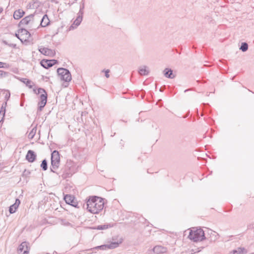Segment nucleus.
<instances>
[{"mask_svg":"<svg viewBox=\"0 0 254 254\" xmlns=\"http://www.w3.org/2000/svg\"><path fill=\"white\" fill-rule=\"evenodd\" d=\"M36 157V155L35 152L31 150L28 151L26 156V159L29 162H33L35 161Z\"/></svg>","mask_w":254,"mask_h":254,"instance_id":"15","label":"nucleus"},{"mask_svg":"<svg viewBox=\"0 0 254 254\" xmlns=\"http://www.w3.org/2000/svg\"><path fill=\"white\" fill-rule=\"evenodd\" d=\"M77 0H73L72 3H74L75 1H76Z\"/></svg>","mask_w":254,"mask_h":254,"instance_id":"41","label":"nucleus"},{"mask_svg":"<svg viewBox=\"0 0 254 254\" xmlns=\"http://www.w3.org/2000/svg\"><path fill=\"white\" fill-rule=\"evenodd\" d=\"M38 93L41 94L39 97L40 101L38 103V110L39 111H42L47 103V94L45 90L44 89L41 88L38 89Z\"/></svg>","mask_w":254,"mask_h":254,"instance_id":"6","label":"nucleus"},{"mask_svg":"<svg viewBox=\"0 0 254 254\" xmlns=\"http://www.w3.org/2000/svg\"><path fill=\"white\" fill-rule=\"evenodd\" d=\"M138 72L141 75H147L148 74L149 70L147 66L143 65L139 67Z\"/></svg>","mask_w":254,"mask_h":254,"instance_id":"20","label":"nucleus"},{"mask_svg":"<svg viewBox=\"0 0 254 254\" xmlns=\"http://www.w3.org/2000/svg\"><path fill=\"white\" fill-rule=\"evenodd\" d=\"M67 85H68V84L67 85H65V87H67Z\"/></svg>","mask_w":254,"mask_h":254,"instance_id":"43","label":"nucleus"},{"mask_svg":"<svg viewBox=\"0 0 254 254\" xmlns=\"http://www.w3.org/2000/svg\"><path fill=\"white\" fill-rule=\"evenodd\" d=\"M107 246H108L107 244L103 245H101L100 246H97V247H95V249H101L103 250H106V249H108Z\"/></svg>","mask_w":254,"mask_h":254,"instance_id":"32","label":"nucleus"},{"mask_svg":"<svg viewBox=\"0 0 254 254\" xmlns=\"http://www.w3.org/2000/svg\"><path fill=\"white\" fill-rule=\"evenodd\" d=\"M37 131V128L36 127H34L30 131V132L28 134V137L30 139H32L34 136H35L36 132Z\"/></svg>","mask_w":254,"mask_h":254,"instance_id":"26","label":"nucleus"},{"mask_svg":"<svg viewBox=\"0 0 254 254\" xmlns=\"http://www.w3.org/2000/svg\"><path fill=\"white\" fill-rule=\"evenodd\" d=\"M34 14H31L22 19L19 23V25H25L32 24L34 22Z\"/></svg>","mask_w":254,"mask_h":254,"instance_id":"12","label":"nucleus"},{"mask_svg":"<svg viewBox=\"0 0 254 254\" xmlns=\"http://www.w3.org/2000/svg\"><path fill=\"white\" fill-rule=\"evenodd\" d=\"M8 74V72L0 70V79L7 76Z\"/></svg>","mask_w":254,"mask_h":254,"instance_id":"31","label":"nucleus"},{"mask_svg":"<svg viewBox=\"0 0 254 254\" xmlns=\"http://www.w3.org/2000/svg\"><path fill=\"white\" fill-rule=\"evenodd\" d=\"M57 63L55 60H43L41 62V65L45 68H48L54 65Z\"/></svg>","mask_w":254,"mask_h":254,"instance_id":"13","label":"nucleus"},{"mask_svg":"<svg viewBox=\"0 0 254 254\" xmlns=\"http://www.w3.org/2000/svg\"><path fill=\"white\" fill-rule=\"evenodd\" d=\"M82 18L83 15L79 14L78 13V16L77 18H76L75 20H74L72 24L69 27V30H72L76 28V27L80 25V23L82 20Z\"/></svg>","mask_w":254,"mask_h":254,"instance_id":"14","label":"nucleus"},{"mask_svg":"<svg viewBox=\"0 0 254 254\" xmlns=\"http://www.w3.org/2000/svg\"><path fill=\"white\" fill-rule=\"evenodd\" d=\"M163 73L166 77L173 79L175 77V75L173 73V70L169 68H165L163 71Z\"/></svg>","mask_w":254,"mask_h":254,"instance_id":"19","label":"nucleus"},{"mask_svg":"<svg viewBox=\"0 0 254 254\" xmlns=\"http://www.w3.org/2000/svg\"><path fill=\"white\" fill-rule=\"evenodd\" d=\"M20 203V201L19 199H16L15 203L13 204L14 207H16L17 208L18 207Z\"/></svg>","mask_w":254,"mask_h":254,"instance_id":"33","label":"nucleus"},{"mask_svg":"<svg viewBox=\"0 0 254 254\" xmlns=\"http://www.w3.org/2000/svg\"><path fill=\"white\" fill-rule=\"evenodd\" d=\"M251 254H254V253H251Z\"/></svg>","mask_w":254,"mask_h":254,"instance_id":"44","label":"nucleus"},{"mask_svg":"<svg viewBox=\"0 0 254 254\" xmlns=\"http://www.w3.org/2000/svg\"><path fill=\"white\" fill-rule=\"evenodd\" d=\"M3 11V8L2 7H0V13H1Z\"/></svg>","mask_w":254,"mask_h":254,"instance_id":"39","label":"nucleus"},{"mask_svg":"<svg viewBox=\"0 0 254 254\" xmlns=\"http://www.w3.org/2000/svg\"><path fill=\"white\" fill-rule=\"evenodd\" d=\"M30 33L25 29L21 28L18 31V36L19 37V39L21 42L27 41L30 37Z\"/></svg>","mask_w":254,"mask_h":254,"instance_id":"7","label":"nucleus"},{"mask_svg":"<svg viewBox=\"0 0 254 254\" xmlns=\"http://www.w3.org/2000/svg\"><path fill=\"white\" fill-rule=\"evenodd\" d=\"M39 51L41 54L47 56L54 57L56 54L54 50L47 48L41 47L39 48Z\"/></svg>","mask_w":254,"mask_h":254,"instance_id":"11","label":"nucleus"},{"mask_svg":"<svg viewBox=\"0 0 254 254\" xmlns=\"http://www.w3.org/2000/svg\"><path fill=\"white\" fill-rule=\"evenodd\" d=\"M248 44L246 42L242 43L240 49L241 50H242V51H243V52H246L248 50Z\"/></svg>","mask_w":254,"mask_h":254,"instance_id":"27","label":"nucleus"},{"mask_svg":"<svg viewBox=\"0 0 254 254\" xmlns=\"http://www.w3.org/2000/svg\"><path fill=\"white\" fill-rule=\"evenodd\" d=\"M18 252L19 254H29V248L28 243L26 242H22L18 247Z\"/></svg>","mask_w":254,"mask_h":254,"instance_id":"9","label":"nucleus"},{"mask_svg":"<svg viewBox=\"0 0 254 254\" xmlns=\"http://www.w3.org/2000/svg\"><path fill=\"white\" fill-rule=\"evenodd\" d=\"M188 237L195 242L202 241L205 238L203 230L201 228H193L190 230Z\"/></svg>","mask_w":254,"mask_h":254,"instance_id":"4","label":"nucleus"},{"mask_svg":"<svg viewBox=\"0 0 254 254\" xmlns=\"http://www.w3.org/2000/svg\"><path fill=\"white\" fill-rule=\"evenodd\" d=\"M7 105V102L6 101L2 104L0 108V117H1V119L0 122H1L3 121V118L5 116V108Z\"/></svg>","mask_w":254,"mask_h":254,"instance_id":"22","label":"nucleus"},{"mask_svg":"<svg viewBox=\"0 0 254 254\" xmlns=\"http://www.w3.org/2000/svg\"><path fill=\"white\" fill-rule=\"evenodd\" d=\"M57 72L60 79L68 83L71 80V75L69 71L64 68H59L57 69Z\"/></svg>","mask_w":254,"mask_h":254,"instance_id":"5","label":"nucleus"},{"mask_svg":"<svg viewBox=\"0 0 254 254\" xmlns=\"http://www.w3.org/2000/svg\"><path fill=\"white\" fill-rule=\"evenodd\" d=\"M102 71L105 72V76L107 78H109V76H110V75L109 74V73L110 72V70L109 69L103 70H102Z\"/></svg>","mask_w":254,"mask_h":254,"instance_id":"34","label":"nucleus"},{"mask_svg":"<svg viewBox=\"0 0 254 254\" xmlns=\"http://www.w3.org/2000/svg\"><path fill=\"white\" fill-rule=\"evenodd\" d=\"M167 249L161 246H156L153 248V252L156 254L164 253L166 252Z\"/></svg>","mask_w":254,"mask_h":254,"instance_id":"18","label":"nucleus"},{"mask_svg":"<svg viewBox=\"0 0 254 254\" xmlns=\"http://www.w3.org/2000/svg\"><path fill=\"white\" fill-rule=\"evenodd\" d=\"M247 251L244 248H238L236 250H233L231 252V254H245Z\"/></svg>","mask_w":254,"mask_h":254,"instance_id":"23","label":"nucleus"},{"mask_svg":"<svg viewBox=\"0 0 254 254\" xmlns=\"http://www.w3.org/2000/svg\"><path fill=\"white\" fill-rule=\"evenodd\" d=\"M40 4V2L39 0H32L29 1L27 5V7L29 9H36L39 6Z\"/></svg>","mask_w":254,"mask_h":254,"instance_id":"16","label":"nucleus"},{"mask_svg":"<svg viewBox=\"0 0 254 254\" xmlns=\"http://www.w3.org/2000/svg\"><path fill=\"white\" fill-rule=\"evenodd\" d=\"M9 97H10V93H8L5 96V99L6 101L8 100Z\"/></svg>","mask_w":254,"mask_h":254,"instance_id":"36","label":"nucleus"},{"mask_svg":"<svg viewBox=\"0 0 254 254\" xmlns=\"http://www.w3.org/2000/svg\"><path fill=\"white\" fill-rule=\"evenodd\" d=\"M17 208L16 207H14V205L12 204L9 207V211L10 213L12 214L14 213Z\"/></svg>","mask_w":254,"mask_h":254,"instance_id":"30","label":"nucleus"},{"mask_svg":"<svg viewBox=\"0 0 254 254\" xmlns=\"http://www.w3.org/2000/svg\"><path fill=\"white\" fill-rule=\"evenodd\" d=\"M24 14L25 12L23 10L19 9L14 11L13 17L15 19L18 20L23 17Z\"/></svg>","mask_w":254,"mask_h":254,"instance_id":"17","label":"nucleus"},{"mask_svg":"<svg viewBox=\"0 0 254 254\" xmlns=\"http://www.w3.org/2000/svg\"><path fill=\"white\" fill-rule=\"evenodd\" d=\"M20 81L25 83L26 86L29 87V88H32L33 86V83L31 80L27 78H21L20 79Z\"/></svg>","mask_w":254,"mask_h":254,"instance_id":"24","label":"nucleus"},{"mask_svg":"<svg viewBox=\"0 0 254 254\" xmlns=\"http://www.w3.org/2000/svg\"><path fill=\"white\" fill-rule=\"evenodd\" d=\"M64 199L67 204L75 207H78V203L74 200V197L70 194H66L64 196Z\"/></svg>","mask_w":254,"mask_h":254,"instance_id":"10","label":"nucleus"},{"mask_svg":"<svg viewBox=\"0 0 254 254\" xmlns=\"http://www.w3.org/2000/svg\"><path fill=\"white\" fill-rule=\"evenodd\" d=\"M112 240L111 243L107 244L108 249H113L118 247L123 241L121 237H114Z\"/></svg>","mask_w":254,"mask_h":254,"instance_id":"8","label":"nucleus"},{"mask_svg":"<svg viewBox=\"0 0 254 254\" xmlns=\"http://www.w3.org/2000/svg\"><path fill=\"white\" fill-rule=\"evenodd\" d=\"M3 65V63L0 62V68H1Z\"/></svg>","mask_w":254,"mask_h":254,"instance_id":"38","label":"nucleus"},{"mask_svg":"<svg viewBox=\"0 0 254 254\" xmlns=\"http://www.w3.org/2000/svg\"><path fill=\"white\" fill-rule=\"evenodd\" d=\"M113 227V224H107L104 225H101L97 226L96 228L97 230H106L108 229L109 228H111Z\"/></svg>","mask_w":254,"mask_h":254,"instance_id":"25","label":"nucleus"},{"mask_svg":"<svg viewBox=\"0 0 254 254\" xmlns=\"http://www.w3.org/2000/svg\"><path fill=\"white\" fill-rule=\"evenodd\" d=\"M84 8V2L83 0H82V4L80 5V9H79V11L78 12V14H82L83 15V9Z\"/></svg>","mask_w":254,"mask_h":254,"instance_id":"29","label":"nucleus"},{"mask_svg":"<svg viewBox=\"0 0 254 254\" xmlns=\"http://www.w3.org/2000/svg\"><path fill=\"white\" fill-rule=\"evenodd\" d=\"M187 91H188V90H185V92H187Z\"/></svg>","mask_w":254,"mask_h":254,"instance_id":"42","label":"nucleus"},{"mask_svg":"<svg viewBox=\"0 0 254 254\" xmlns=\"http://www.w3.org/2000/svg\"><path fill=\"white\" fill-rule=\"evenodd\" d=\"M41 167L44 171H46L48 169L47 161L46 159H44L41 163Z\"/></svg>","mask_w":254,"mask_h":254,"instance_id":"28","label":"nucleus"},{"mask_svg":"<svg viewBox=\"0 0 254 254\" xmlns=\"http://www.w3.org/2000/svg\"><path fill=\"white\" fill-rule=\"evenodd\" d=\"M30 173L28 171H26V170H25L24 172V174H25V175H27V174H29Z\"/></svg>","mask_w":254,"mask_h":254,"instance_id":"37","label":"nucleus"},{"mask_svg":"<svg viewBox=\"0 0 254 254\" xmlns=\"http://www.w3.org/2000/svg\"><path fill=\"white\" fill-rule=\"evenodd\" d=\"M60 164V156L59 152L57 150H54L51 154V165L50 166V170L51 172L59 176L61 173L57 172V170L59 169Z\"/></svg>","mask_w":254,"mask_h":254,"instance_id":"3","label":"nucleus"},{"mask_svg":"<svg viewBox=\"0 0 254 254\" xmlns=\"http://www.w3.org/2000/svg\"><path fill=\"white\" fill-rule=\"evenodd\" d=\"M3 65V66L1 68H8L10 67L9 64H8L7 63H3V65Z\"/></svg>","mask_w":254,"mask_h":254,"instance_id":"35","label":"nucleus"},{"mask_svg":"<svg viewBox=\"0 0 254 254\" xmlns=\"http://www.w3.org/2000/svg\"><path fill=\"white\" fill-rule=\"evenodd\" d=\"M87 209L92 213H98L104 206L103 198L97 196L91 197L86 202Z\"/></svg>","mask_w":254,"mask_h":254,"instance_id":"1","label":"nucleus"},{"mask_svg":"<svg viewBox=\"0 0 254 254\" xmlns=\"http://www.w3.org/2000/svg\"><path fill=\"white\" fill-rule=\"evenodd\" d=\"M78 167V166L77 165L76 163L70 160H67L62 171L61 175L62 177L64 179H65L71 176L74 173L77 171Z\"/></svg>","mask_w":254,"mask_h":254,"instance_id":"2","label":"nucleus"},{"mask_svg":"<svg viewBox=\"0 0 254 254\" xmlns=\"http://www.w3.org/2000/svg\"><path fill=\"white\" fill-rule=\"evenodd\" d=\"M50 23V20L47 14H45L41 20V25L42 27H46L48 26Z\"/></svg>","mask_w":254,"mask_h":254,"instance_id":"21","label":"nucleus"},{"mask_svg":"<svg viewBox=\"0 0 254 254\" xmlns=\"http://www.w3.org/2000/svg\"><path fill=\"white\" fill-rule=\"evenodd\" d=\"M15 36L19 39V37L18 36V33H15Z\"/></svg>","mask_w":254,"mask_h":254,"instance_id":"40","label":"nucleus"}]
</instances>
